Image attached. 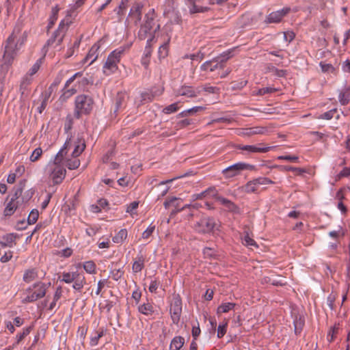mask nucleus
Returning a JSON list of instances; mask_svg holds the SVG:
<instances>
[{"label":"nucleus","mask_w":350,"mask_h":350,"mask_svg":"<svg viewBox=\"0 0 350 350\" xmlns=\"http://www.w3.org/2000/svg\"><path fill=\"white\" fill-rule=\"evenodd\" d=\"M230 58L228 55H224L221 57H217L210 61H206L202 64L200 68L202 70L213 72L217 69H223L226 62Z\"/></svg>","instance_id":"obj_13"},{"label":"nucleus","mask_w":350,"mask_h":350,"mask_svg":"<svg viewBox=\"0 0 350 350\" xmlns=\"http://www.w3.org/2000/svg\"><path fill=\"white\" fill-rule=\"evenodd\" d=\"M228 321L227 319H224V321L220 323L217 328V337L219 338H221L227 332Z\"/></svg>","instance_id":"obj_39"},{"label":"nucleus","mask_w":350,"mask_h":350,"mask_svg":"<svg viewBox=\"0 0 350 350\" xmlns=\"http://www.w3.org/2000/svg\"><path fill=\"white\" fill-rule=\"evenodd\" d=\"M128 232L126 229H121L113 238L112 241L116 243H122L127 237Z\"/></svg>","instance_id":"obj_36"},{"label":"nucleus","mask_w":350,"mask_h":350,"mask_svg":"<svg viewBox=\"0 0 350 350\" xmlns=\"http://www.w3.org/2000/svg\"><path fill=\"white\" fill-rule=\"evenodd\" d=\"M154 37H152V38H150L149 39H148V40L146 42V45L145 51H144V55L146 57H149L151 55V53H152L151 44H152V42L154 41Z\"/></svg>","instance_id":"obj_52"},{"label":"nucleus","mask_w":350,"mask_h":350,"mask_svg":"<svg viewBox=\"0 0 350 350\" xmlns=\"http://www.w3.org/2000/svg\"><path fill=\"white\" fill-rule=\"evenodd\" d=\"M199 0H185V4L189 9V13L193 14L196 13H203L209 10L208 7L198 6L196 3Z\"/></svg>","instance_id":"obj_24"},{"label":"nucleus","mask_w":350,"mask_h":350,"mask_svg":"<svg viewBox=\"0 0 350 350\" xmlns=\"http://www.w3.org/2000/svg\"><path fill=\"white\" fill-rule=\"evenodd\" d=\"M54 87L51 85L48 89L43 91L40 96L39 101H40V105L37 107V111L39 113H42V111L45 109L49 100L51 96V94L53 92Z\"/></svg>","instance_id":"obj_19"},{"label":"nucleus","mask_w":350,"mask_h":350,"mask_svg":"<svg viewBox=\"0 0 350 350\" xmlns=\"http://www.w3.org/2000/svg\"><path fill=\"white\" fill-rule=\"evenodd\" d=\"M163 31H165V36L164 38V43L159 49V55L161 57H165L167 55L169 44L171 40V34L172 31V27L171 25H166Z\"/></svg>","instance_id":"obj_18"},{"label":"nucleus","mask_w":350,"mask_h":350,"mask_svg":"<svg viewBox=\"0 0 350 350\" xmlns=\"http://www.w3.org/2000/svg\"><path fill=\"white\" fill-rule=\"evenodd\" d=\"M62 295V288L61 286H58L55 291V293H54L53 297V300L55 301H57L61 298Z\"/></svg>","instance_id":"obj_63"},{"label":"nucleus","mask_w":350,"mask_h":350,"mask_svg":"<svg viewBox=\"0 0 350 350\" xmlns=\"http://www.w3.org/2000/svg\"><path fill=\"white\" fill-rule=\"evenodd\" d=\"M200 93V90H195L191 86L183 85L176 92V96H185L188 98L196 97Z\"/></svg>","instance_id":"obj_22"},{"label":"nucleus","mask_w":350,"mask_h":350,"mask_svg":"<svg viewBox=\"0 0 350 350\" xmlns=\"http://www.w3.org/2000/svg\"><path fill=\"white\" fill-rule=\"evenodd\" d=\"M70 24L69 18L62 20L59 24L57 29L54 32L53 36L48 40L46 42L47 46H53L56 49L59 46L64 39L66 32Z\"/></svg>","instance_id":"obj_8"},{"label":"nucleus","mask_w":350,"mask_h":350,"mask_svg":"<svg viewBox=\"0 0 350 350\" xmlns=\"http://www.w3.org/2000/svg\"><path fill=\"white\" fill-rule=\"evenodd\" d=\"M267 184H274V182L266 177H258L248 181L239 187V190L246 193H257L260 185Z\"/></svg>","instance_id":"obj_10"},{"label":"nucleus","mask_w":350,"mask_h":350,"mask_svg":"<svg viewBox=\"0 0 350 350\" xmlns=\"http://www.w3.org/2000/svg\"><path fill=\"white\" fill-rule=\"evenodd\" d=\"M217 191L215 187H208L204 191H202L199 193H196L192 196V198L193 200H202L206 198H214L217 197Z\"/></svg>","instance_id":"obj_23"},{"label":"nucleus","mask_w":350,"mask_h":350,"mask_svg":"<svg viewBox=\"0 0 350 350\" xmlns=\"http://www.w3.org/2000/svg\"><path fill=\"white\" fill-rule=\"evenodd\" d=\"M140 97L141 100L138 105H142L143 103H150L154 99L150 90L142 92L140 94Z\"/></svg>","instance_id":"obj_38"},{"label":"nucleus","mask_w":350,"mask_h":350,"mask_svg":"<svg viewBox=\"0 0 350 350\" xmlns=\"http://www.w3.org/2000/svg\"><path fill=\"white\" fill-rule=\"evenodd\" d=\"M32 81L33 79L31 78L29 75H25L22 79L19 88L21 98L22 99H25L29 96L30 92L29 87L31 85Z\"/></svg>","instance_id":"obj_21"},{"label":"nucleus","mask_w":350,"mask_h":350,"mask_svg":"<svg viewBox=\"0 0 350 350\" xmlns=\"http://www.w3.org/2000/svg\"><path fill=\"white\" fill-rule=\"evenodd\" d=\"M131 46V44H124L109 53L103 66V72L105 75L109 76L118 70L119 62Z\"/></svg>","instance_id":"obj_3"},{"label":"nucleus","mask_w":350,"mask_h":350,"mask_svg":"<svg viewBox=\"0 0 350 350\" xmlns=\"http://www.w3.org/2000/svg\"><path fill=\"white\" fill-rule=\"evenodd\" d=\"M271 127L269 126H255L246 129V134L248 135H265L269 133Z\"/></svg>","instance_id":"obj_31"},{"label":"nucleus","mask_w":350,"mask_h":350,"mask_svg":"<svg viewBox=\"0 0 350 350\" xmlns=\"http://www.w3.org/2000/svg\"><path fill=\"white\" fill-rule=\"evenodd\" d=\"M13 256V252L12 251H7L5 252V254L0 258V261L1 262H7L10 261Z\"/></svg>","instance_id":"obj_56"},{"label":"nucleus","mask_w":350,"mask_h":350,"mask_svg":"<svg viewBox=\"0 0 350 350\" xmlns=\"http://www.w3.org/2000/svg\"><path fill=\"white\" fill-rule=\"evenodd\" d=\"M159 28L160 25H157L154 21V10L152 9L145 15L144 22L138 31V38L140 40H145L148 36H150V38L154 37V33Z\"/></svg>","instance_id":"obj_5"},{"label":"nucleus","mask_w":350,"mask_h":350,"mask_svg":"<svg viewBox=\"0 0 350 350\" xmlns=\"http://www.w3.org/2000/svg\"><path fill=\"white\" fill-rule=\"evenodd\" d=\"M243 243L244 245H245L247 246L257 247V245H256V243L255 242V241L252 238H251L247 233L244 236V237L243 239Z\"/></svg>","instance_id":"obj_53"},{"label":"nucleus","mask_w":350,"mask_h":350,"mask_svg":"<svg viewBox=\"0 0 350 350\" xmlns=\"http://www.w3.org/2000/svg\"><path fill=\"white\" fill-rule=\"evenodd\" d=\"M155 230V226L150 224L142 234L143 239H148Z\"/></svg>","instance_id":"obj_48"},{"label":"nucleus","mask_w":350,"mask_h":350,"mask_svg":"<svg viewBox=\"0 0 350 350\" xmlns=\"http://www.w3.org/2000/svg\"><path fill=\"white\" fill-rule=\"evenodd\" d=\"M237 148L245 154H250L253 153H265L270 151L273 147L267 146L264 144L260 143L256 145H239Z\"/></svg>","instance_id":"obj_15"},{"label":"nucleus","mask_w":350,"mask_h":350,"mask_svg":"<svg viewBox=\"0 0 350 350\" xmlns=\"http://www.w3.org/2000/svg\"><path fill=\"white\" fill-rule=\"evenodd\" d=\"M107 282L108 281L107 279H103L98 281L97 289L96 291V295H99L100 294L102 289L105 286Z\"/></svg>","instance_id":"obj_58"},{"label":"nucleus","mask_w":350,"mask_h":350,"mask_svg":"<svg viewBox=\"0 0 350 350\" xmlns=\"http://www.w3.org/2000/svg\"><path fill=\"white\" fill-rule=\"evenodd\" d=\"M60 280L66 284L72 283V287L78 292H81L84 286L86 284V280L84 275L75 271H64L62 273Z\"/></svg>","instance_id":"obj_7"},{"label":"nucleus","mask_w":350,"mask_h":350,"mask_svg":"<svg viewBox=\"0 0 350 350\" xmlns=\"http://www.w3.org/2000/svg\"><path fill=\"white\" fill-rule=\"evenodd\" d=\"M32 329V327H27L23 329V332L21 333H19L16 335V344H18L25 337H26L27 335L29 334L30 332Z\"/></svg>","instance_id":"obj_43"},{"label":"nucleus","mask_w":350,"mask_h":350,"mask_svg":"<svg viewBox=\"0 0 350 350\" xmlns=\"http://www.w3.org/2000/svg\"><path fill=\"white\" fill-rule=\"evenodd\" d=\"M290 12L289 8H284L280 10L270 13L266 18V22L269 23H277L282 21L283 17Z\"/></svg>","instance_id":"obj_20"},{"label":"nucleus","mask_w":350,"mask_h":350,"mask_svg":"<svg viewBox=\"0 0 350 350\" xmlns=\"http://www.w3.org/2000/svg\"><path fill=\"white\" fill-rule=\"evenodd\" d=\"M38 216H39L38 211L36 209L32 210L30 212V213L29 214V216L27 218L28 224L30 225L35 224L38 219Z\"/></svg>","instance_id":"obj_45"},{"label":"nucleus","mask_w":350,"mask_h":350,"mask_svg":"<svg viewBox=\"0 0 350 350\" xmlns=\"http://www.w3.org/2000/svg\"><path fill=\"white\" fill-rule=\"evenodd\" d=\"M82 267L87 273L95 274L96 273V265L92 260H88L83 262Z\"/></svg>","instance_id":"obj_35"},{"label":"nucleus","mask_w":350,"mask_h":350,"mask_svg":"<svg viewBox=\"0 0 350 350\" xmlns=\"http://www.w3.org/2000/svg\"><path fill=\"white\" fill-rule=\"evenodd\" d=\"M83 73L81 72H78L75 73L73 76H72L65 83L64 88L63 89V94L62 96L65 98H68L72 96L73 94H76L79 88V82L76 81L75 80L82 77Z\"/></svg>","instance_id":"obj_12"},{"label":"nucleus","mask_w":350,"mask_h":350,"mask_svg":"<svg viewBox=\"0 0 350 350\" xmlns=\"http://www.w3.org/2000/svg\"><path fill=\"white\" fill-rule=\"evenodd\" d=\"M79 44H80V42L79 41H75L73 44V46L72 47H70V49H68L66 53V57L68 58L70 57H71L73 54H74V52H75V49L77 48L78 49L79 46Z\"/></svg>","instance_id":"obj_57"},{"label":"nucleus","mask_w":350,"mask_h":350,"mask_svg":"<svg viewBox=\"0 0 350 350\" xmlns=\"http://www.w3.org/2000/svg\"><path fill=\"white\" fill-rule=\"evenodd\" d=\"M145 258L142 255L138 256L134 261L132 269L134 273L140 272L144 267Z\"/></svg>","instance_id":"obj_32"},{"label":"nucleus","mask_w":350,"mask_h":350,"mask_svg":"<svg viewBox=\"0 0 350 350\" xmlns=\"http://www.w3.org/2000/svg\"><path fill=\"white\" fill-rule=\"evenodd\" d=\"M106 334V329L104 327H99L92 332L90 336V344L92 347L96 346L98 344L100 338H101Z\"/></svg>","instance_id":"obj_28"},{"label":"nucleus","mask_w":350,"mask_h":350,"mask_svg":"<svg viewBox=\"0 0 350 350\" xmlns=\"http://www.w3.org/2000/svg\"><path fill=\"white\" fill-rule=\"evenodd\" d=\"M245 170H254L255 166L245 163H237L224 169L223 174L227 178H232L238 175L241 171Z\"/></svg>","instance_id":"obj_14"},{"label":"nucleus","mask_w":350,"mask_h":350,"mask_svg":"<svg viewBox=\"0 0 350 350\" xmlns=\"http://www.w3.org/2000/svg\"><path fill=\"white\" fill-rule=\"evenodd\" d=\"M159 28L160 25H157L154 21V10L152 9L145 15L144 22L138 31V38L140 40H145L148 36H150V38L154 37V33Z\"/></svg>","instance_id":"obj_4"},{"label":"nucleus","mask_w":350,"mask_h":350,"mask_svg":"<svg viewBox=\"0 0 350 350\" xmlns=\"http://www.w3.org/2000/svg\"><path fill=\"white\" fill-rule=\"evenodd\" d=\"M40 68V64L37 62L35 63L33 66L29 69V72L25 75H29L31 78H32L33 75H35Z\"/></svg>","instance_id":"obj_60"},{"label":"nucleus","mask_w":350,"mask_h":350,"mask_svg":"<svg viewBox=\"0 0 350 350\" xmlns=\"http://www.w3.org/2000/svg\"><path fill=\"white\" fill-rule=\"evenodd\" d=\"M38 278H39L38 270L36 268L25 270L23 277V281L26 283H30Z\"/></svg>","instance_id":"obj_29"},{"label":"nucleus","mask_w":350,"mask_h":350,"mask_svg":"<svg viewBox=\"0 0 350 350\" xmlns=\"http://www.w3.org/2000/svg\"><path fill=\"white\" fill-rule=\"evenodd\" d=\"M150 91L151 92L153 97L155 98L156 97L161 96L164 92V88L163 86H157L152 87Z\"/></svg>","instance_id":"obj_49"},{"label":"nucleus","mask_w":350,"mask_h":350,"mask_svg":"<svg viewBox=\"0 0 350 350\" xmlns=\"http://www.w3.org/2000/svg\"><path fill=\"white\" fill-rule=\"evenodd\" d=\"M138 206L139 202L133 201V202L127 205L126 210V213H129L131 216H133L134 214L136 213L135 211L137 208Z\"/></svg>","instance_id":"obj_47"},{"label":"nucleus","mask_w":350,"mask_h":350,"mask_svg":"<svg viewBox=\"0 0 350 350\" xmlns=\"http://www.w3.org/2000/svg\"><path fill=\"white\" fill-rule=\"evenodd\" d=\"M320 66L323 72L334 73L335 74L336 70L334 67L330 64H326L324 62L320 63Z\"/></svg>","instance_id":"obj_46"},{"label":"nucleus","mask_w":350,"mask_h":350,"mask_svg":"<svg viewBox=\"0 0 350 350\" xmlns=\"http://www.w3.org/2000/svg\"><path fill=\"white\" fill-rule=\"evenodd\" d=\"M350 98V92L349 90H346L344 92H341L338 96V100L341 105H346L349 103Z\"/></svg>","instance_id":"obj_40"},{"label":"nucleus","mask_w":350,"mask_h":350,"mask_svg":"<svg viewBox=\"0 0 350 350\" xmlns=\"http://www.w3.org/2000/svg\"><path fill=\"white\" fill-rule=\"evenodd\" d=\"M17 234L10 233L3 235L0 240V245L2 247H12L16 245Z\"/></svg>","instance_id":"obj_26"},{"label":"nucleus","mask_w":350,"mask_h":350,"mask_svg":"<svg viewBox=\"0 0 350 350\" xmlns=\"http://www.w3.org/2000/svg\"><path fill=\"white\" fill-rule=\"evenodd\" d=\"M234 307H235V304H234V303H232V302L223 303L217 308V313L221 314V313L228 312L229 311L234 310Z\"/></svg>","instance_id":"obj_37"},{"label":"nucleus","mask_w":350,"mask_h":350,"mask_svg":"<svg viewBox=\"0 0 350 350\" xmlns=\"http://www.w3.org/2000/svg\"><path fill=\"white\" fill-rule=\"evenodd\" d=\"M85 148V143L82 137H70L66 139L53 161L49 162L46 166V174L53 185L60 184L65 178L66 170L64 165L71 170L79 167L81 162L78 157Z\"/></svg>","instance_id":"obj_1"},{"label":"nucleus","mask_w":350,"mask_h":350,"mask_svg":"<svg viewBox=\"0 0 350 350\" xmlns=\"http://www.w3.org/2000/svg\"><path fill=\"white\" fill-rule=\"evenodd\" d=\"M295 37V35L293 31H286L283 33V38L286 42V46H288L289 43L294 40Z\"/></svg>","instance_id":"obj_51"},{"label":"nucleus","mask_w":350,"mask_h":350,"mask_svg":"<svg viewBox=\"0 0 350 350\" xmlns=\"http://www.w3.org/2000/svg\"><path fill=\"white\" fill-rule=\"evenodd\" d=\"M275 91H276L275 88L266 87V88H262L258 90V94L259 95H265L266 94L273 93Z\"/></svg>","instance_id":"obj_61"},{"label":"nucleus","mask_w":350,"mask_h":350,"mask_svg":"<svg viewBox=\"0 0 350 350\" xmlns=\"http://www.w3.org/2000/svg\"><path fill=\"white\" fill-rule=\"evenodd\" d=\"M215 226L214 220L210 217H203L197 221L194 225L195 230L201 233H208L211 232Z\"/></svg>","instance_id":"obj_17"},{"label":"nucleus","mask_w":350,"mask_h":350,"mask_svg":"<svg viewBox=\"0 0 350 350\" xmlns=\"http://www.w3.org/2000/svg\"><path fill=\"white\" fill-rule=\"evenodd\" d=\"M93 100L86 95H79L75 99V116L79 118L81 114L89 113L92 109Z\"/></svg>","instance_id":"obj_9"},{"label":"nucleus","mask_w":350,"mask_h":350,"mask_svg":"<svg viewBox=\"0 0 350 350\" xmlns=\"http://www.w3.org/2000/svg\"><path fill=\"white\" fill-rule=\"evenodd\" d=\"M179 109L178 103H174L164 107L162 112L165 114H170L176 112Z\"/></svg>","instance_id":"obj_42"},{"label":"nucleus","mask_w":350,"mask_h":350,"mask_svg":"<svg viewBox=\"0 0 350 350\" xmlns=\"http://www.w3.org/2000/svg\"><path fill=\"white\" fill-rule=\"evenodd\" d=\"M170 313L172 323L177 325L182 314V300L179 295H173L170 303Z\"/></svg>","instance_id":"obj_11"},{"label":"nucleus","mask_w":350,"mask_h":350,"mask_svg":"<svg viewBox=\"0 0 350 350\" xmlns=\"http://www.w3.org/2000/svg\"><path fill=\"white\" fill-rule=\"evenodd\" d=\"M336 112V109L328 111L321 114V118L325 120H331L334 117V115Z\"/></svg>","instance_id":"obj_62"},{"label":"nucleus","mask_w":350,"mask_h":350,"mask_svg":"<svg viewBox=\"0 0 350 350\" xmlns=\"http://www.w3.org/2000/svg\"><path fill=\"white\" fill-rule=\"evenodd\" d=\"M278 160H286L291 162L297 163L299 161V157L297 156L291 155H282L278 157Z\"/></svg>","instance_id":"obj_54"},{"label":"nucleus","mask_w":350,"mask_h":350,"mask_svg":"<svg viewBox=\"0 0 350 350\" xmlns=\"http://www.w3.org/2000/svg\"><path fill=\"white\" fill-rule=\"evenodd\" d=\"M283 169L286 171L293 172L296 175H301L303 173L306 172V170L304 168L295 167L292 166H284Z\"/></svg>","instance_id":"obj_50"},{"label":"nucleus","mask_w":350,"mask_h":350,"mask_svg":"<svg viewBox=\"0 0 350 350\" xmlns=\"http://www.w3.org/2000/svg\"><path fill=\"white\" fill-rule=\"evenodd\" d=\"M127 98V96L125 94H118L116 98V110L115 111H118L119 110L123 109L126 105V100Z\"/></svg>","instance_id":"obj_33"},{"label":"nucleus","mask_w":350,"mask_h":350,"mask_svg":"<svg viewBox=\"0 0 350 350\" xmlns=\"http://www.w3.org/2000/svg\"><path fill=\"white\" fill-rule=\"evenodd\" d=\"M27 33L22 31L21 27H16L12 33L8 38L5 44L3 62L4 65L9 66L14 59L17 51L26 41Z\"/></svg>","instance_id":"obj_2"},{"label":"nucleus","mask_w":350,"mask_h":350,"mask_svg":"<svg viewBox=\"0 0 350 350\" xmlns=\"http://www.w3.org/2000/svg\"><path fill=\"white\" fill-rule=\"evenodd\" d=\"M43 151L41 148H36L30 155L29 159L31 162H36L40 159Z\"/></svg>","instance_id":"obj_44"},{"label":"nucleus","mask_w":350,"mask_h":350,"mask_svg":"<svg viewBox=\"0 0 350 350\" xmlns=\"http://www.w3.org/2000/svg\"><path fill=\"white\" fill-rule=\"evenodd\" d=\"M137 310L139 312L146 316H151L154 312L153 305L148 301L139 305Z\"/></svg>","instance_id":"obj_30"},{"label":"nucleus","mask_w":350,"mask_h":350,"mask_svg":"<svg viewBox=\"0 0 350 350\" xmlns=\"http://www.w3.org/2000/svg\"><path fill=\"white\" fill-rule=\"evenodd\" d=\"M143 5L141 3H135L131 8L129 16L137 24L142 18V9Z\"/></svg>","instance_id":"obj_25"},{"label":"nucleus","mask_w":350,"mask_h":350,"mask_svg":"<svg viewBox=\"0 0 350 350\" xmlns=\"http://www.w3.org/2000/svg\"><path fill=\"white\" fill-rule=\"evenodd\" d=\"M345 235V233L342 232L341 229H339L338 230H333L330 231L329 232V236L333 239H337L338 238L340 237H343Z\"/></svg>","instance_id":"obj_59"},{"label":"nucleus","mask_w":350,"mask_h":350,"mask_svg":"<svg viewBox=\"0 0 350 350\" xmlns=\"http://www.w3.org/2000/svg\"><path fill=\"white\" fill-rule=\"evenodd\" d=\"M104 43L103 40L96 42L90 49L88 53L83 59V63L90 62L89 65L93 64L103 52L101 45Z\"/></svg>","instance_id":"obj_16"},{"label":"nucleus","mask_w":350,"mask_h":350,"mask_svg":"<svg viewBox=\"0 0 350 350\" xmlns=\"http://www.w3.org/2000/svg\"><path fill=\"white\" fill-rule=\"evenodd\" d=\"M200 333H201V330L200 328L199 323L197 322L196 325H193L192 331H191L192 336H193L194 340H196L197 339V338L200 336Z\"/></svg>","instance_id":"obj_55"},{"label":"nucleus","mask_w":350,"mask_h":350,"mask_svg":"<svg viewBox=\"0 0 350 350\" xmlns=\"http://www.w3.org/2000/svg\"><path fill=\"white\" fill-rule=\"evenodd\" d=\"M51 283L45 284L43 282L35 283L32 287H29L25 291V296L22 299L24 304L34 302L36 300L44 297L46 293L47 288Z\"/></svg>","instance_id":"obj_6"},{"label":"nucleus","mask_w":350,"mask_h":350,"mask_svg":"<svg viewBox=\"0 0 350 350\" xmlns=\"http://www.w3.org/2000/svg\"><path fill=\"white\" fill-rule=\"evenodd\" d=\"M112 278L114 280H118L122 275L123 271L120 269H114L111 271Z\"/></svg>","instance_id":"obj_64"},{"label":"nucleus","mask_w":350,"mask_h":350,"mask_svg":"<svg viewBox=\"0 0 350 350\" xmlns=\"http://www.w3.org/2000/svg\"><path fill=\"white\" fill-rule=\"evenodd\" d=\"M18 191L16 192L14 196L11 198L10 201L6 205V207L4 210V213L5 215H12L17 208L18 204V202L17 200L18 198Z\"/></svg>","instance_id":"obj_27"},{"label":"nucleus","mask_w":350,"mask_h":350,"mask_svg":"<svg viewBox=\"0 0 350 350\" xmlns=\"http://www.w3.org/2000/svg\"><path fill=\"white\" fill-rule=\"evenodd\" d=\"M215 198L217 199V200L223 205L226 206L230 211H234L235 208H236V206L234 203H232V202H230V200L224 198H221V197H218L217 196V197H215Z\"/></svg>","instance_id":"obj_41"},{"label":"nucleus","mask_w":350,"mask_h":350,"mask_svg":"<svg viewBox=\"0 0 350 350\" xmlns=\"http://www.w3.org/2000/svg\"><path fill=\"white\" fill-rule=\"evenodd\" d=\"M185 342V339L182 336H176L174 337L170 343V350H180L183 346Z\"/></svg>","instance_id":"obj_34"}]
</instances>
